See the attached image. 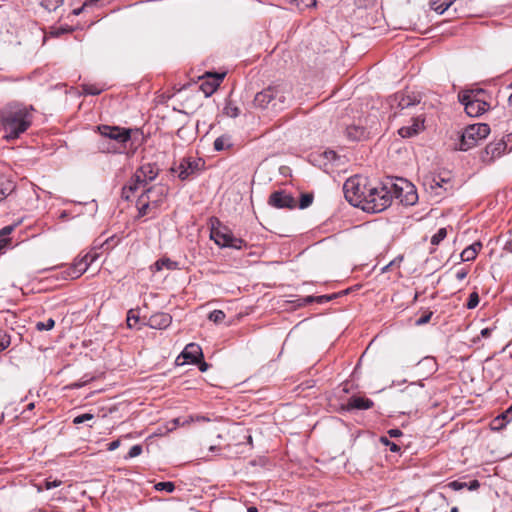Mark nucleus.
<instances>
[{
    "mask_svg": "<svg viewBox=\"0 0 512 512\" xmlns=\"http://www.w3.org/2000/svg\"><path fill=\"white\" fill-rule=\"evenodd\" d=\"M33 107L20 103H11L0 110V127L7 140H13L23 134L32 124Z\"/></svg>",
    "mask_w": 512,
    "mask_h": 512,
    "instance_id": "nucleus-1",
    "label": "nucleus"
},
{
    "mask_svg": "<svg viewBox=\"0 0 512 512\" xmlns=\"http://www.w3.org/2000/svg\"><path fill=\"white\" fill-rule=\"evenodd\" d=\"M291 100V93L285 85L269 86L258 92L253 105L259 109L271 108L274 111L283 110Z\"/></svg>",
    "mask_w": 512,
    "mask_h": 512,
    "instance_id": "nucleus-2",
    "label": "nucleus"
},
{
    "mask_svg": "<svg viewBox=\"0 0 512 512\" xmlns=\"http://www.w3.org/2000/svg\"><path fill=\"white\" fill-rule=\"evenodd\" d=\"M101 135L99 149L106 153H122L131 139V130L117 126L102 125L98 127Z\"/></svg>",
    "mask_w": 512,
    "mask_h": 512,
    "instance_id": "nucleus-3",
    "label": "nucleus"
},
{
    "mask_svg": "<svg viewBox=\"0 0 512 512\" xmlns=\"http://www.w3.org/2000/svg\"><path fill=\"white\" fill-rule=\"evenodd\" d=\"M368 201H364L363 211L379 213L388 208L393 200L392 181L372 184L368 193Z\"/></svg>",
    "mask_w": 512,
    "mask_h": 512,
    "instance_id": "nucleus-4",
    "label": "nucleus"
},
{
    "mask_svg": "<svg viewBox=\"0 0 512 512\" xmlns=\"http://www.w3.org/2000/svg\"><path fill=\"white\" fill-rule=\"evenodd\" d=\"M482 89L466 90L459 94V101L464 105L465 112L470 117H478L487 111L489 105L482 98Z\"/></svg>",
    "mask_w": 512,
    "mask_h": 512,
    "instance_id": "nucleus-5",
    "label": "nucleus"
},
{
    "mask_svg": "<svg viewBox=\"0 0 512 512\" xmlns=\"http://www.w3.org/2000/svg\"><path fill=\"white\" fill-rule=\"evenodd\" d=\"M368 179L362 176H354L347 179L344 183L343 190L346 200L353 206L363 210V191L366 189Z\"/></svg>",
    "mask_w": 512,
    "mask_h": 512,
    "instance_id": "nucleus-6",
    "label": "nucleus"
},
{
    "mask_svg": "<svg viewBox=\"0 0 512 512\" xmlns=\"http://www.w3.org/2000/svg\"><path fill=\"white\" fill-rule=\"evenodd\" d=\"M489 134L490 127L488 124L477 123L469 125L462 133L459 149L467 151L476 146L480 140L485 139Z\"/></svg>",
    "mask_w": 512,
    "mask_h": 512,
    "instance_id": "nucleus-7",
    "label": "nucleus"
},
{
    "mask_svg": "<svg viewBox=\"0 0 512 512\" xmlns=\"http://www.w3.org/2000/svg\"><path fill=\"white\" fill-rule=\"evenodd\" d=\"M393 198H397L405 205H414L418 200L415 186L409 181L399 178L392 182Z\"/></svg>",
    "mask_w": 512,
    "mask_h": 512,
    "instance_id": "nucleus-8",
    "label": "nucleus"
},
{
    "mask_svg": "<svg viewBox=\"0 0 512 512\" xmlns=\"http://www.w3.org/2000/svg\"><path fill=\"white\" fill-rule=\"evenodd\" d=\"M210 237L219 247H228L237 250L246 247V242L243 239L235 237L232 232L225 227L223 229L212 228Z\"/></svg>",
    "mask_w": 512,
    "mask_h": 512,
    "instance_id": "nucleus-9",
    "label": "nucleus"
},
{
    "mask_svg": "<svg viewBox=\"0 0 512 512\" xmlns=\"http://www.w3.org/2000/svg\"><path fill=\"white\" fill-rule=\"evenodd\" d=\"M204 161L200 158H183L176 167H172V172L177 173L181 180H187L197 175L203 168Z\"/></svg>",
    "mask_w": 512,
    "mask_h": 512,
    "instance_id": "nucleus-10",
    "label": "nucleus"
},
{
    "mask_svg": "<svg viewBox=\"0 0 512 512\" xmlns=\"http://www.w3.org/2000/svg\"><path fill=\"white\" fill-rule=\"evenodd\" d=\"M426 397L427 393L421 381L412 382L402 390V400L414 406H418Z\"/></svg>",
    "mask_w": 512,
    "mask_h": 512,
    "instance_id": "nucleus-11",
    "label": "nucleus"
},
{
    "mask_svg": "<svg viewBox=\"0 0 512 512\" xmlns=\"http://www.w3.org/2000/svg\"><path fill=\"white\" fill-rule=\"evenodd\" d=\"M507 149V143L504 140L489 143L480 154L481 161L486 164H492L495 160L502 157Z\"/></svg>",
    "mask_w": 512,
    "mask_h": 512,
    "instance_id": "nucleus-12",
    "label": "nucleus"
},
{
    "mask_svg": "<svg viewBox=\"0 0 512 512\" xmlns=\"http://www.w3.org/2000/svg\"><path fill=\"white\" fill-rule=\"evenodd\" d=\"M168 189L166 186L161 184H156L152 187L145 189L140 197H145V200L151 202V205L154 209L158 208L160 204L163 202L167 195Z\"/></svg>",
    "mask_w": 512,
    "mask_h": 512,
    "instance_id": "nucleus-13",
    "label": "nucleus"
},
{
    "mask_svg": "<svg viewBox=\"0 0 512 512\" xmlns=\"http://www.w3.org/2000/svg\"><path fill=\"white\" fill-rule=\"evenodd\" d=\"M371 131L363 124L362 119H358L345 128V135L351 141H362L369 137Z\"/></svg>",
    "mask_w": 512,
    "mask_h": 512,
    "instance_id": "nucleus-14",
    "label": "nucleus"
},
{
    "mask_svg": "<svg viewBox=\"0 0 512 512\" xmlns=\"http://www.w3.org/2000/svg\"><path fill=\"white\" fill-rule=\"evenodd\" d=\"M269 205L272 207L283 209L288 208L292 209L296 207V200L290 193L285 191H275L273 192L268 200Z\"/></svg>",
    "mask_w": 512,
    "mask_h": 512,
    "instance_id": "nucleus-15",
    "label": "nucleus"
},
{
    "mask_svg": "<svg viewBox=\"0 0 512 512\" xmlns=\"http://www.w3.org/2000/svg\"><path fill=\"white\" fill-rule=\"evenodd\" d=\"M158 175V169L155 164L146 163L135 171V181L144 182L145 186L148 182L153 181Z\"/></svg>",
    "mask_w": 512,
    "mask_h": 512,
    "instance_id": "nucleus-16",
    "label": "nucleus"
},
{
    "mask_svg": "<svg viewBox=\"0 0 512 512\" xmlns=\"http://www.w3.org/2000/svg\"><path fill=\"white\" fill-rule=\"evenodd\" d=\"M225 74H211L208 73L206 79L201 83L200 89L206 97L212 95L219 87Z\"/></svg>",
    "mask_w": 512,
    "mask_h": 512,
    "instance_id": "nucleus-17",
    "label": "nucleus"
},
{
    "mask_svg": "<svg viewBox=\"0 0 512 512\" xmlns=\"http://www.w3.org/2000/svg\"><path fill=\"white\" fill-rule=\"evenodd\" d=\"M421 101V96L418 93H397L394 96L393 102L397 103V107L401 110L411 108L418 105Z\"/></svg>",
    "mask_w": 512,
    "mask_h": 512,
    "instance_id": "nucleus-18",
    "label": "nucleus"
},
{
    "mask_svg": "<svg viewBox=\"0 0 512 512\" xmlns=\"http://www.w3.org/2000/svg\"><path fill=\"white\" fill-rule=\"evenodd\" d=\"M424 121V117L419 115L413 118L411 125L401 127L398 130V134L403 138L413 137L424 129Z\"/></svg>",
    "mask_w": 512,
    "mask_h": 512,
    "instance_id": "nucleus-19",
    "label": "nucleus"
},
{
    "mask_svg": "<svg viewBox=\"0 0 512 512\" xmlns=\"http://www.w3.org/2000/svg\"><path fill=\"white\" fill-rule=\"evenodd\" d=\"M172 317L168 313L159 312L150 316L147 325L153 329H166L170 326Z\"/></svg>",
    "mask_w": 512,
    "mask_h": 512,
    "instance_id": "nucleus-20",
    "label": "nucleus"
},
{
    "mask_svg": "<svg viewBox=\"0 0 512 512\" xmlns=\"http://www.w3.org/2000/svg\"><path fill=\"white\" fill-rule=\"evenodd\" d=\"M181 355L186 361L192 364H197L200 361V359L203 358L201 347L195 343H190L186 345Z\"/></svg>",
    "mask_w": 512,
    "mask_h": 512,
    "instance_id": "nucleus-21",
    "label": "nucleus"
},
{
    "mask_svg": "<svg viewBox=\"0 0 512 512\" xmlns=\"http://www.w3.org/2000/svg\"><path fill=\"white\" fill-rule=\"evenodd\" d=\"M88 262L87 260H84L82 257L79 259H76L72 266H70L66 270V275L70 279H77L79 278L86 270L88 269Z\"/></svg>",
    "mask_w": 512,
    "mask_h": 512,
    "instance_id": "nucleus-22",
    "label": "nucleus"
},
{
    "mask_svg": "<svg viewBox=\"0 0 512 512\" xmlns=\"http://www.w3.org/2000/svg\"><path fill=\"white\" fill-rule=\"evenodd\" d=\"M374 405L373 401L369 398L361 397V396H352L349 398L347 402L348 410H367L372 408Z\"/></svg>",
    "mask_w": 512,
    "mask_h": 512,
    "instance_id": "nucleus-23",
    "label": "nucleus"
},
{
    "mask_svg": "<svg viewBox=\"0 0 512 512\" xmlns=\"http://www.w3.org/2000/svg\"><path fill=\"white\" fill-rule=\"evenodd\" d=\"M141 188H145L144 182H136L135 174L131 177L130 181L122 188V198L129 200L131 195Z\"/></svg>",
    "mask_w": 512,
    "mask_h": 512,
    "instance_id": "nucleus-24",
    "label": "nucleus"
},
{
    "mask_svg": "<svg viewBox=\"0 0 512 512\" xmlns=\"http://www.w3.org/2000/svg\"><path fill=\"white\" fill-rule=\"evenodd\" d=\"M482 249L481 242H474L470 246L466 247L460 254L462 261H472L476 258L479 251Z\"/></svg>",
    "mask_w": 512,
    "mask_h": 512,
    "instance_id": "nucleus-25",
    "label": "nucleus"
},
{
    "mask_svg": "<svg viewBox=\"0 0 512 512\" xmlns=\"http://www.w3.org/2000/svg\"><path fill=\"white\" fill-rule=\"evenodd\" d=\"M453 2L454 0H431L430 7L438 14H443Z\"/></svg>",
    "mask_w": 512,
    "mask_h": 512,
    "instance_id": "nucleus-26",
    "label": "nucleus"
},
{
    "mask_svg": "<svg viewBox=\"0 0 512 512\" xmlns=\"http://www.w3.org/2000/svg\"><path fill=\"white\" fill-rule=\"evenodd\" d=\"M157 271L162 270L163 268H166L168 270H177L179 269V264L176 261H173L169 258H161L157 260L154 264Z\"/></svg>",
    "mask_w": 512,
    "mask_h": 512,
    "instance_id": "nucleus-27",
    "label": "nucleus"
},
{
    "mask_svg": "<svg viewBox=\"0 0 512 512\" xmlns=\"http://www.w3.org/2000/svg\"><path fill=\"white\" fill-rule=\"evenodd\" d=\"M137 205L139 216H145L148 214V210L154 209L153 206L151 205V202L145 200V197L139 196Z\"/></svg>",
    "mask_w": 512,
    "mask_h": 512,
    "instance_id": "nucleus-28",
    "label": "nucleus"
},
{
    "mask_svg": "<svg viewBox=\"0 0 512 512\" xmlns=\"http://www.w3.org/2000/svg\"><path fill=\"white\" fill-rule=\"evenodd\" d=\"M223 113L231 118H236L240 114V109L231 101H228L223 109Z\"/></svg>",
    "mask_w": 512,
    "mask_h": 512,
    "instance_id": "nucleus-29",
    "label": "nucleus"
},
{
    "mask_svg": "<svg viewBox=\"0 0 512 512\" xmlns=\"http://www.w3.org/2000/svg\"><path fill=\"white\" fill-rule=\"evenodd\" d=\"M289 2L294 4L300 11H304L316 5V0H289Z\"/></svg>",
    "mask_w": 512,
    "mask_h": 512,
    "instance_id": "nucleus-30",
    "label": "nucleus"
},
{
    "mask_svg": "<svg viewBox=\"0 0 512 512\" xmlns=\"http://www.w3.org/2000/svg\"><path fill=\"white\" fill-rule=\"evenodd\" d=\"M64 0H40V4L48 11H55L63 4Z\"/></svg>",
    "mask_w": 512,
    "mask_h": 512,
    "instance_id": "nucleus-31",
    "label": "nucleus"
},
{
    "mask_svg": "<svg viewBox=\"0 0 512 512\" xmlns=\"http://www.w3.org/2000/svg\"><path fill=\"white\" fill-rule=\"evenodd\" d=\"M447 236L446 228H440L431 238L432 245H438Z\"/></svg>",
    "mask_w": 512,
    "mask_h": 512,
    "instance_id": "nucleus-32",
    "label": "nucleus"
},
{
    "mask_svg": "<svg viewBox=\"0 0 512 512\" xmlns=\"http://www.w3.org/2000/svg\"><path fill=\"white\" fill-rule=\"evenodd\" d=\"M226 315L222 310H213L210 312L208 319L214 323H221Z\"/></svg>",
    "mask_w": 512,
    "mask_h": 512,
    "instance_id": "nucleus-33",
    "label": "nucleus"
},
{
    "mask_svg": "<svg viewBox=\"0 0 512 512\" xmlns=\"http://www.w3.org/2000/svg\"><path fill=\"white\" fill-rule=\"evenodd\" d=\"M334 297H335L334 295H321V296H317V297L307 296L305 298V302L311 303V302L316 301L318 303H325V302L332 300Z\"/></svg>",
    "mask_w": 512,
    "mask_h": 512,
    "instance_id": "nucleus-34",
    "label": "nucleus"
},
{
    "mask_svg": "<svg viewBox=\"0 0 512 512\" xmlns=\"http://www.w3.org/2000/svg\"><path fill=\"white\" fill-rule=\"evenodd\" d=\"M155 489L158 491H166L168 493H172L175 490V485L173 482H159L155 485Z\"/></svg>",
    "mask_w": 512,
    "mask_h": 512,
    "instance_id": "nucleus-35",
    "label": "nucleus"
},
{
    "mask_svg": "<svg viewBox=\"0 0 512 512\" xmlns=\"http://www.w3.org/2000/svg\"><path fill=\"white\" fill-rule=\"evenodd\" d=\"M313 202V195L309 193L301 194L299 208L305 209L309 207Z\"/></svg>",
    "mask_w": 512,
    "mask_h": 512,
    "instance_id": "nucleus-36",
    "label": "nucleus"
},
{
    "mask_svg": "<svg viewBox=\"0 0 512 512\" xmlns=\"http://www.w3.org/2000/svg\"><path fill=\"white\" fill-rule=\"evenodd\" d=\"M101 0H84L83 1V4L81 7L77 8V9H74L73 10V14L74 15H79L81 14L86 8L88 7H92V6H96L98 4V2H100Z\"/></svg>",
    "mask_w": 512,
    "mask_h": 512,
    "instance_id": "nucleus-37",
    "label": "nucleus"
},
{
    "mask_svg": "<svg viewBox=\"0 0 512 512\" xmlns=\"http://www.w3.org/2000/svg\"><path fill=\"white\" fill-rule=\"evenodd\" d=\"M139 321V316L134 312V310H129L127 313V326L129 328H134Z\"/></svg>",
    "mask_w": 512,
    "mask_h": 512,
    "instance_id": "nucleus-38",
    "label": "nucleus"
},
{
    "mask_svg": "<svg viewBox=\"0 0 512 512\" xmlns=\"http://www.w3.org/2000/svg\"><path fill=\"white\" fill-rule=\"evenodd\" d=\"M54 325H55V321L52 318H49L44 322H38L36 324V328L39 331L51 330L54 327Z\"/></svg>",
    "mask_w": 512,
    "mask_h": 512,
    "instance_id": "nucleus-39",
    "label": "nucleus"
},
{
    "mask_svg": "<svg viewBox=\"0 0 512 512\" xmlns=\"http://www.w3.org/2000/svg\"><path fill=\"white\" fill-rule=\"evenodd\" d=\"M227 141H228V139L225 138L224 136L216 138L215 141H214V149L216 151L224 150L225 147L228 146Z\"/></svg>",
    "mask_w": 512,
    "mask_h": 512,
    "instance_id": "nucleus-40",
    "label": "nucleus"
},
{
    "mask_svg": "<svg viewBox=\"0 0 512 512\" xmlns=\"http://www.w3.org/2000/svg\"><path fill=\"white\" fill-rule=\"evenodd\" d=\"M93 418H94V415L91 413L81 414V415L76 416L73 419V424H75V425L82 424L86 421L92 420Z\"/></svg>",
    "mask_w": 512,
    "mask_h": 512,
    "instance_id": "nucleus-41",
    "label": "nucleus"
},
{
    "mask_svg": "<svg viewBox=\"0 0 512 512\" xmlns=\"http://www.w3.org/2000/svg\"><path fill=\"white\" fill-rule=\"evenodd\" d=\"M479 303V296L476 292L469 295L468 302L466 304L468 309H474Z\"/></svg>",
    "mask_w": 512,
    "mask_h": 512,
    "instance_id": "nucleus-42",
    "label": "nucleus"
},
{
    "mask_svg": "<svg viewBox=\"0 0 512 512\" xmlns=\"http://www.w3.org/2000/svg\"><path fill=\"white\" fill-rule=\"evenodd\" d=\"M142 451H143V449H142L141 445H138V444L134 445L130 448V450L125 458L127 459V458L137 457L142 453Z\"/></svg>",
    "mask_w": 512,
    "mask_h": 512,
    "instance_id": "nucleus-43",
    "label": "nucleus"
},
{
    "mask_svg": "<svg viewBox=\"0 0 512 512\" xmlns=\"http://www.w3.org/2000/svg\"><path fill=\"white\" fill-rule=\"evenodd\" d=\"M380 441L384 445L388 446L391 452H398L400 450V447L396 443L390 441L387 437H381Z\"/></svg>",
    "mask_w": 512,
    "mask_h": 512,
    "instance_id": "nucleus-44",
    "label": "nucleus"
},
{
    "mask_svg": "<svg viewBox=\"0 0 512 512\" xmlns=\"http://www.w3.org/2000/svg\"><path fill=\"white\" fill-rule=\"evenodd\" d=\"M10 345V338L7 334L0 332V352Z\"/></svg>",
    "mask_w": 512,
    "mask_h": 512,
    "instance_id": "nucleus-45",
    "label": "nucleus"
},
{
    "mask_svg": "<svg viewBox=\"0 0 512 512\" xmlns=\"http://www.w3.org/2000/svg\"><path fill=\"white\" fill-rule=\"evenodd\" d=\"M432 312H426L424 313L421 317H419L416 321H415V324L417 326H421V325H424L426 323H428L432 317Z\"/></svg>",
    "mask_w": 512,
    "mask_h": 512,
    "instance_id": "nucleus-46",
    "label": "nucleus"
},
{
    "mask_svg": "<svg viewBox=\"0 0 512 512\" xmlns=\"http://www.w3.org/2000/svg\"><path fill=\"white\" fill-rule=\"evenodd\" d=\"M448 486L454 491H459L466 488L467 483L460 481H452L448 484Z\"/></svg>",
    "mask_w": 512,
    "mask_h": 512,
    "instance_id": "nucleus-47",
    "label": "nucleus"
},
{
    "mask_svg": "<svg viewBox=\"0 0 512 512\" xmlns=\"http://www.w3.org/2000/svg\"><path fill=\"white\" fill-rule=\"evenodd\" d=\"M84 260H87L88 266H90L96 259L98 258V254L94 251L87 252L83 257Z\"/></svg>",
    "mask_w": 512,
    "mask_h": 512,
    "instance_id": "nucleus-48",
    "label": "nucleus"
},
{
    "mask_svg": "<svg viewBox=\"0 0 512 512\" xmlns=\"http://www.w3.org/2000/svg\"><path fill=\"white\" fill-rule=\"evenodd\" d=\"M506 420L507 422L512 420V405L500 416L495 419V422L499 419Z\"/></svg>",
    "mask_w": 512,
    "mask_h": 512,
    "instance_id": "nucleus-49",
    "label": "nucleus"
},
{
    "mask_svg": "<svg viewBox=\"0 0 512 512\" xmlns=\"http://www.w3.org/2000/svg\"><path fill=\"white\" fill-rule=\"evenodd\" d=\"M18 224L8 225L0 230V236L8 237Z\"/></svg>",
    "mask_w": 512,
    "mask_h": 512,
    "instance_id": "nucleus-50",
    "label": "nucleus"
},
{
    "mask_svg": "<svg viewBox=\"0 0 512 512\" xmlns=\"http://www.w3.org/2000/svg\"><path fill=\"white\" fill-rule=\"evenodd\" d=\"M61 483L62 482L60 480H53V481L45 480L44 487H45V489L50 490V489L60 486Z\"/></svg>",
    "mask_w": 512,
    "mask_h": 512,
    "instance_id": "nucleus-51",
    "label": "nucleus"
},
{
    "mask_svg": "<svg viewBox=\"0 0 512 512\" xmlns=\"http://www.w3.org/2000/svg\"><path fill=\"white\" fill-rule=\"evenodd\" d=\"M84 91L86 94L90 95H98L100 93V90L93 88L92 86H85Z\"/></svg>",
    "mask_w": 512,
    "mask_h": 512,
    "instance_id": "nucleus-52",
    "label": "nucleus"
},
{
    "mask_svg": "<svg viewBox=\"0 0 512 512\" xmlns=\"http://www.w3.org/2000/svg\"><path fill=\"white\" fill-rule=\"evenodd\" d=\"M388 434L392 438H397V437L402 436L403 433H402V431L400 429H390L388 431Z\"/></svg>",
    "mask_w": 512,
    "mask_h": 512,
    "instance_id": "nucleus-53",
    "label": "nucleus"
},
{
    "mask_svg": "<svg viewBox=\"0 0 512 512\" xmlns=\"http://www.w3.org/2000/svg\"><path fill=\"white\" fill-rule=\"evenodd\" d=\"M469 490H477L480 487V483L478 480H473L466 486Z\"/></svg>",
    "mask_w": 512,
    "mask_h": 512,
    "instance_id": "nucleus-54",
    "label": "nucleus"
},
{
    "mask_svg": "<svg viewBox=\"0 0 512 512\" xmlns=\"http://www.w3.org/2000/svg\"><path fill=\"white\" fill-rule=\"evenodd\" d=\"M120 446V440H114L108 444V450L114 451Z\"/></svg>",
    "mask_w": 512,
    "mask_h": 512,
    "instance_id": "nucleus-55",
    "label": "nucleus"
},
{
    "mask_svg": "<svg viewBox=\"0 0 512 512\" xmlns=\"http://www.w3.org/2000/svg\"><path fill=\"white\" fill-rule=\"evenodd\" d=\"M466 276H467V271L466 270L462 269V270H459V271L456 272V278L459 281L464 280L466 278Z\"/></svg>",
    "mask_w": 512,
    "mask_h": 512,
    "instance_id": "nucleus-56",
    "label": "nucleus"
},
{
    "mask_svg": "<svg viewBox=\"0 0 512 512\" xmlns=\"http://www.w3.org/2000/svg\"><path fill=\"white\" fill-rule=\"evenodd\" d=\"M372 183L368 182L366 185V189L363 191L362 197L364 198L363 201H368V193L369 189L371 188Z\"/></svg>",
    "mask_w": 512,
    "mask_h": 512,
    "instance_id": "nucleus-57",
    "label": "nucleus"
},
{
    "mask_svg": "<svg viewBox=\"0 0 512 512\" xmlns=\"http://www.w3.org/2000/svg\"><path fill=\"white\" fill-rule=\"evenodd\" d=\"M197 364L199 365V370L201 372H205L209 368V365L205 361L200 360Z\"/></svg>",
    "mask_w": 512,
    "mask_h": 512,
    "instance_id": "nucleus-58",
    "label": "nucleus"
},
{
    "mask_svg": "<svg viewBox=\"0 0 512 512\" xmlns=\"http://www.w3.org/2000/svg\"><path fill=\"white\" fill-rule=\"evenodd\" d=\"M10 239L6 236H0V248L4 247L9 243Z\"/></svg>",
    "mask_w": 512,
    "mask_h": 512,
    "instance_id": "nucleus-59",
    "label": "nucleus"
},
{
    "mask_svg": "<svg viewBox=\"0 0 512 512\" xmlns=\"http://www.w3.org/2000/svg\"><path fill=\"white\" fill-rule=\"evenodd\" d=\"M480 334H481L482 337H488L491 334V329L490 328H484V329L481 330Z\"/></svg>",
    "mask_w": 512,
    "mask_h": 512,
    "instance_id": "nucleus-60",
    "label": "nucleus"
},
{
    "mask_svg": "<svg viewBox=\"0 0 512 512\" xmlns=\"http://www.w3.org/2000/svg\"><path fill=\"white\" fill-rule=\"evenodd\" d=\"M325 154L328 159H334L336 157V153L334 151H328L325 152Z\"/></svg>",
    "mask_w": 512,
    "mask_h": 512,
    "instance_id": "nucleus-61",
    "label": "nucleus"
},
{
    "mask_svg": "<svg viewBox=\"0 0 512 512\" xmlns=\"http://www.w3.org/2000/svg\"><path fill=\"white\" fill-rule=\"evenodd\" d=\"M196 421H209L208 418H206L205 416H197L195 418Z\"/></svg>",
    "mask_w": 512,
    "mask_h": 512,
    "instance_id": "nucleus-62",
    "label": "nucleus"
},
{
    "mask_svg": "<svg viewBox=\"0 0 512 512\" xmlns=\"http://www.w3.org/2000/svg\"><path fill=\"white\" fill-rule=\"evenodd\" d=\"M7 196V193L4 190H0V201L5 199Z\"/></svg>",
    "mask_w": 512,
    "mask_h": 512,
    "instance_id": "nucleus-63",
    "label": "nucleus"
},
{
    "mask_svg": "<svg viewBox=\"0 0 512 512\" xmlns=\"http://www.w3.org/2000/svg\"><path fill=\"white\" fill-rule=\"evenodd\" d=\"M247 512H258L257 508L254 506H251L248 508Z\"/></svg>",
    "mask_w": 512,
    "mask_h": 512,
    "instance_id": "nucleus-64",
    "label": "nucleus"
}]
</instances>
